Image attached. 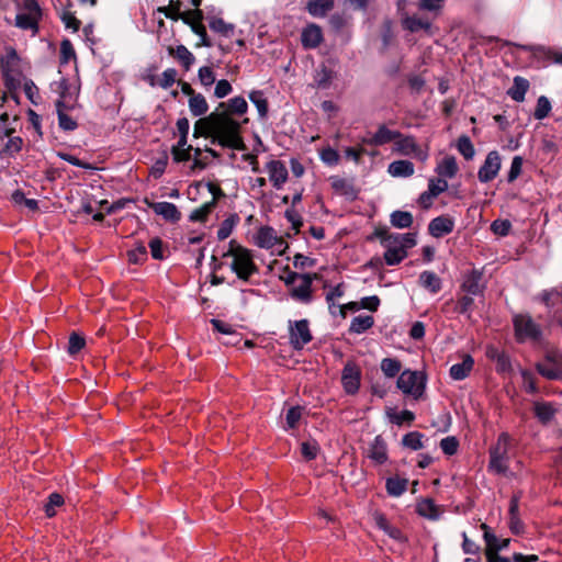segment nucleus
<instances>
[{"label":"nucleus","instance_id":"obj_39","mask_svg":"<svg viewBox=\"0 0 562 562\" xmlns=\"http://www.w3.org/2000/svg\"><path fill=\"white\" fill-rule=\"evenodd\" d=\"M403 27L412 33L424 30L429 33L431 29V23L428 20H424L416 15L406 16L402 21Z\"/></svg>","mask_w":562,"mask_h":562},{"label":"nucleus","instance_id":"obj_7","mask_svg":"<svg viewBox=\"0 0 562 562\" xmlns=\"http://www.w3.org/2000/svg\"><path fill=\"white\" fill-rule=\"evenodd\" d=\"M515 339L517 342L538 340L542 330L529 314H516L513 317Z\"/></svg>","mask_w":562,"mask_h":562},{"label":"nucleus","instance_id":"obj_19","mask_svg":"<svg viewBox=\"0 0 562 562\" xmlns=\"http://www.w3.org/2000/svg\"><path fill=\"white\" fill-rule=\"evenodd\" d=\"M248 103L244 97H235L226 102H221L214 111L224 113L228 117H237L240 120L247 113Z\"/></svg>","mask_w":562,"mask_h":562},{"label":"nucleus","instance_id":"obj_62","mask_svg":"<svg viewBox=\"0 0 562 562\" xmlns=\"http://www.w3.org/2000/svg\"><path fill=\"white\" fill-rule=\"evenodd\" d=\"M319 157L327 166H336L340 160L338 151L331 147H325L321 150Z\"/></svg>","mask_w":562,"mask_h":562},{"label":"nucleus","instance_id":"obj_15","mask_svg":"<svg viewBox=\"0 0 562 562\" xmlns=\"http://www.w3.org/2000/svg\"><path fill=\"white\" fill-rule=\"evenodd\" d=\"M269 181L276 190L284 187L289 179V171L285 164L279 159H271L266 164Z\"/></svg>","mask_w":562,"mask_h":562},{"label":"nucleus","instance_id":"obj_3","mask_svg":"<svg viewBox=\"0 0 562 562\" xmlns=\"http://www.w3.org/2000/svg\"><path fill=\"white\" fill-rule=\"evenodd\" d=\"M514 447L513 437L504 431L501 432L496 442L488 449V471L495 474L505 475L509 470V451Z\"/></svg>","mask_w":562,"mask_h":562},{"label":"nucleus","instance_id":"obj_27","mask_svg":"<svg viewBox=\"0 0 562 562\" xmlns=\"http://www.w3.org/2000/svg\"><path fill=\"white\" fill-rule=\"evenodd\" d=\"M279 241L276 231L270 226H261L255 235V244L265 249L272 248Z\"/></svg>","mask_w":562,"mask_h":562},{"label":"nucleus","instance_id":"obj_57","mask_svg":"<svg viewBox=\"0 0 562 562\" xmlns=\"http://www.w3.org/2000/svg\"><path fill=\"white\" fill-rule=\"evenodd\" d=\"M387 416L389 419L396 425H403L405 423L411 424L415 419V414L407 409H404L400 413L389 412Z\"/></svg>","mask_w":562,"mask_h":562},{"label":"nucleus","instance_id":"obj_48","mask_svg":"<svg viewBox=\"0 0 562 562\" xmlns=\"http://www.w3.org/2000/svg\"><path fill=\"white\" fill-rule=\"evenodd\" d=\"M23 146V139L20 136H9L4 145L0 143V154L4 153L12 157L18 154Z\"/></svg>","mask_w":562,"mask_h":562},{"label":"nucleus","instance_id":"obj_14","mask_svg":"<svg viewBox=\"0 0 562 562\" xmlns=\"http://www.w3.org/2000/svg\"><path fill=\"white\" fill-rule=\"evenodd\" d=\"M536 369L548 380H562V359L555 353H547L544 361L537 363Z\"/></svg>","mask_w":562,"mask_h":562},{"label":"nucleus","instance_id":"obj_52","mask_svg":"<svg viewBox=\"0 0 562 562\" xmlns=\"http://www.w3.org/2000/svg\"><path fill=\"white\" fill-rule=\"evenodd\" d=\"M457 148H458L459 153L465 159L469 160L474 157V154H475L474 146L469 136H467V135L460 136L457 142Z\"/></svg>","mask_w":562,"mask_h":562},{"label":"nucleus","instance_id":"obj_45","mask_svg":"<svg viewBox=\"0 0 562 562\" xmlns=\"http://www.w3.org/2000/svg\"><path fill=\"white\" fill-rule=\"evenodd\" d=\"M189 109L194 116H201L209 110V104L201 93H195L189 99Z\"/></svg>","mask_w":562,"mask_h":562},{"label":"nucleus","instance_id":"obj_2","mask_svg":"<svg viewBox=\"0 0 562 562\" xmlns=\"http://www.w3.org/2000/svg\"><path fill=\"white\" fill-rule=\"evenodd\" d=\"M224 257L232 258L229 267L243 282H249L250 278L259 272L251 250L238 245L234 239L229 241V248Z\"/></svg>","mask_w":562,"mask_h":562},{"label":"nucleus","instance_id":"obj_46","mask_svg":"<svg viewBox=\"0 0 562 562\" xmlns=\"http://www.w3.org/2000/svg\"><path fill=\"white\" fill-rule=\"evenodd\" d=\"M181 1L171 0L168 5L158 8V11L164 13L166 18L171 19L173 21H183L184 12L181 11Z\"/></svg>","mask_w":562,"mask_h":562},{"label":"nucleus","instance_id":"obj_22","mask_svg":"<svg viewBox=\"0 0 562 562\" xmlns=\"http://www.w3.org/2000/svg\"><path fill=\"white\" fill-rule=\"evenodd\" d=\"M367 457L378 465H382L387 462L389 453H387V443L385 439L378 435L374 437L373 441L369 445Z\"/></svg>","mask_w":562,"mask_h":562},{"label":"nucleus","instance_id":"obj_23","mask_svg":"<svg viewBox=\"0 0 562 562\" xmlns=\"http://www.w3.org/2000/svg\"><path fill=\"white\" fill-rule=\"evenodd\" d=\"M453 228V220L445 215L432 218L428 225V232L435 238H440L450 234Z\"/></svg>","mask_w":562,"mask_h":562},{"label":"nucleus","instance_id":"obj_54","mask_svg":"<svg viewBox=\"0 0 562 562\" xmlns=\"http://www.w3.org/2000/svg\"><path fill=\"white\" fill-rule=\"evenodd\" d=\"M215 206V201L203 204L201 207L191 212L189 218L192 222H205Z\"/></svg>","mask_w":562,"mask_h":562},{"label":"nucleus","instance_id":"obj_38","mask_svg":"<svg viewBox=\"0 0 562 562\" xmlns=\"http://www.w3.org/2000/svg\"><path fill=\"white\" fill-rule=\"evenodd\" d=\"M169 54L173 55L186 70H189L195 60L194 55L184 45L170 47Z\"/></svg>","mask_w":562,"mask_h":562},{"label":"nucleus","instance_id":"obj_55","mask_svg":"<svg viewBox=\"0 0 562 562\" xmlns=\"http://www.w3.org/2000/svg\"><path fill=\"white\" fill-rule=\"evenodd\" d=\"M209 122V115L198 120L194 124V137L204 136L213 139V126Z\"/></svg>","mask_w":562,"mask_h":562},{"label":"nucleus","instance_id":"obj_12","mask_svg":"<svg viewBox=\"0 0 562 562\" xmlns=\"http://www.w3.org/2000/svg\"><path fill=\"white\" fill-rule=\"evenodd\" d=\"M318 278L317 273H303L297 283L290 289L291 297L296 302L310 304L313 301L312 283Z\"/></svg>","mask_w":562,"mask_h":562},{"label":"nucleus","instance_id":"obj_4","mask_svg":"<svg viewBox=\"0 0 562 562\" xmlns=\"http://www.w3.org/2000/svg\"><path fill=\"white\" fill-rule=\"evenodd\" d=\"M42 16L43 11L37 0H22L14 24L16 27L36 35L40 32Z\"/></svg>","mask_w":562,"mask_h":562},{"label":"nucleus","instance_id":"obj_61","mask_svg":"<svg viewBox=\"0 0 562 562\" xmlns=\"http://www.w3.org/2000/svg\"><path fill=\"white\" fill-rule=\"evenodd\" d=\"M301 452L306 460H314L319 452V446L315 440L304 441L301 443Z\"/></svg>","mask_w":562,"mask_h":562},{"label":"nucleus","instance_id":"obj_50","mask_svg":"<svg viewBox=\"0 0 562 562\" xmlns=\"http://www.w3.org/2000/svg\"><path fill=\"white\" fill-rule=\"evenodd\" d=\"M250 101L256 105L260 117H266L268 114V101L260 90H255L249 93Z\"/></svg>","mask_w":562,"mask_h":562},{"label":"nucleus","instance_id":"obj_9","mask_svg":"<svg viewBox=\"0 0 562 562\" xmlns=\"http://www.w3.org/2000/svg\"><path fill=\"white\" fill-rule=\"evenodd\" d=\"M361 368L353 360H348L341 371V385L346 394L356 395L361 385Z\"/></svg>","mask_w":562,"mask_h":562},{"label":"nucleus","instance_id":"obj_8","mask_svg":"<svg viewBox=\"0 0 562 562\" xmlns=\"http://www.w3.org/2000/svg\"><path fill=\"white\" fill-rule=\"evenodd\" d=\"M289 339L290 345L294 350H302L308 342L312 341L313 336L310 329L307 319L290 321L289 322Z\"/></svg>","mask_w":562,"mask_h":562},{"label":"nucleus","instance_id":"obj_28","mask_svg":"<svg viewBox=\"0 0 562 562\" xmlns=\"http://www.w3.org/2000/svg\"><path fill=\"white\" fill-rule=\"evenodd\" d=\"M474 359L470 355H464L462 362L451 366L449 373L452 380L461 381L468 378L473 370Z\"/></svg>","mask_w":562,"mask_h":562},{"label":"nucleus","instance_id":"obj_35","mask_svg":"<svg viewBox=\"0 0 562 562\" xmlns=\"http://www.w3.org/2000/svg\"><path fill=\"white\" fill-rule=\"evenodd\" d=\"M419 284L432 294L438 293L442 288L441 279L434 271H423L419 274Z\"/></svg>","mask_w":562,"mask_h":562},{"label":"nucleus","instance_id":"obj_63","mask_svg":"<svg viewBox=\"0 0 562 562\" xmlns=\"http://www.w3.org/2000/svg\"><path fill=\"white\" fill-rule=\"evenodd\" d=\"M177 75H178V72H177V70L175 68L166 69L161 74V76H159L158 87H160L162 89H169L176 82Z\"/></svg>","mask_w":562,"mask_h":562},{"label":"nucleus","instance_id":"obj_25","mask_svg":"<svg viewBox=\"0 0 562 562\" xmlns=\"http://www.w3.org/2000/svg\"><path fill=\"white\" fill-rule=\"evenodd\" d=\"M481 529L484 530V541L486 543L485 552H492L494 554H498L499 551L506 549L510 539H502L499 540L494 533L490 531V528L486 524L481 525Z\"/></svg>","mask_w":562,"mask_h":562},{"label":"nucleus","instance_id":"obj_31","mask_svg":"<svg viewBox=\"0 0 562 562\" xmlns=\"http://www.w3.org/2000/svg\"><path fill=\"white\" fill-rule=\"evenodd\" d=\"M408 486V480L398 475L390 476L385 481V490L387 495L392 497H400L406 491Z\"/></svg>","mask_w":562,"mask_h":562},{"label":"nucleus","instance_id":"obj_30","mask_svg":"<svg viewBox=\"0 0 562 562\" xmlns=\"http://www.w3.org/2000/svg\"><path fill=\"white\" fill-rule=\"evenodd\" d=\"M529 81L520 76L514 77L513 86L507 90V94L516 102H522L529 90Z\"/></svg>","mask_w":562,"mask_h":562},{"label":"nucleus","instance_id":"obj_10","mask_svg":"<svg viewBox=\"0 0 562 562\" xmlns=\"http://www.w3.org/2000/svg\"><path fill=\"white\" fill-rule=\"evenodd\" d=\"M204 14L201 9L184 11L183 23L189 25L194 34L200 37L198 46L212 47V42L203 24Z\"/></svg>","mask_w":562,"mask_h":562},{"label":"nucleus","instance_id":"obj_21","mask_svg":"<svg viewBox=\"0 0 562 562\" xmlns=\"http://www.w3.org/2000/svg\"><path fill=\"white\" fill-rule=\"evenodd\" d=\"M483 272L477 269H472L463 276L461 290L470 295H480L484 292L485 285L482 282Z\"/></svg>","mask_w":562,"mask_h":562},{"label":"nucleus","instance_id":"obj_51","mask_svg":"<svg viewBox=\"0 0 562 562\" xmlns=\"http://www.w3.org/2000/svg\"><path fill=\"white\" fill-rule=\"evenodd\" d=\"M423 437L424 435L419 431H411L404 435L402 443L412 450H420L424 447Z\"/></svg>","mask_w":562,"mask_h":562},{"label":"nucleus","instance_id":"obj_49","mask_svg":"<svg viewBox=\"0 0 562 562\" xmlns=\"http://www.w3.org/2000/svg\"><path fill=\"white\" fill-rule=\"evenodd\" d=\"M127 258L131 263L142 265L147 260V248L143 243H137L136 246L127 251Z\"/></svg>","mask_w":562,"mask_h":562},{"label":"nucleus","instance_id":"obj_60","mask_svg":"<svg viewBox=\"0 0 562 562\" xmlns=\"http://www.w3.org/2000/svg\"><path fill=\"white\" fill-rule=\"evenodd\" d=\"M64 504V498L60 494L58 493H52L49 496H48V502L47 504L45 505V514L47 517H54L56 515V510L55 508L56 507H59Z\"/></svg>","mask_w":562,"mask_h":562},{"label":"nucleus","instance_id":"obj_17","mask_svg":"<svg viewBox=\"0 0 562 562\" xmlns=\"http://www.w3.org/2000/svg\"><path fill=\"white\" fill-rule=\"evenodd\" d=\"M59 87L63 89V92H61L60 99H58L56 102L58 125L63 131L71 132L77 128L78 124H77L76 120H74L70 115H68L66 113V105L63 100L65 98V90L68 87V81L66 79H63L60 81Z\"/></svg>","mask_w":562,"mask_h":562},{"label":"nucleus","instance_id":"obj_43","mask_svg":"<svg viewBox=\"0 0 562 562\" xmlns=\"http://www.w3.org/2000/svg\"><path fill=\"white\" fill-rule=\"evenodd\" d=\"M380 367L383 374L389 379H393L396 375L401 374L402 363L396 358L382 359Z\"/></svg>","mask_w":562,"mask_h":562},{"label":"nucleus","instance_id":"obj_64","mask_svg":"<svg viewBox=\"0 0 562 562\" xmlns=\"http://www.w3.org/2000/svg\"><path fill=\"white\" fill-rule=\"evenodd\" d=\"M148 247L150 249V255L154 259L162 260L165 258V247L161 238H151L149 240Z\"/></svg>","mask_w":562,"mask_h":562},{"label":"nucleus","instance_id":"obj_18","mask_svg":"<svg viewBox=\"0 0 562 562\" xmlns=\"http://www.w3.org/2000/svg\"><path fill=\"white\" fill-rule=\"evenodd\" d=\"M324 41L322 27L316 23H308L302 29L301 44L304 49H315Z\"/></svg>","mask_w":562,"mask_h":562},{"label":"nucleus","instance_id":"obj_53","mask_svg":"<svg viewBox=\"0 0 562 562\" xmlns=\"http://www.w3.org/2000/svg\"><path fill=\"white\" fill-rule=\"evenodd\" d=\"M550 111H551V103H550L549 99L544 95H540L537 100L536 109L533 112V117L536 120L541 121L550 114Z\"/></svg>","mask_w":562,"mask_h":562},{"label":"nucleus","instance_id":"obj_16","mask_svg":"<svg viewBox=\"0 0 562 562\" xmlns=\"http://www.w3.org/2000/svg\"><path fill=\"white\" fill-rule=\"evenodd\" d=\"M144 203L167 222L177 223L181 218L180 211L171 202H154L146 198Z\"/></svg>","mask_w":562,"mask_h":562},{"label":"nucleus","instance_id":"obj_47","mask_svg":"<svg viewBox=\"0 0 562 562\" xmlns=\"http://www.w3.org/2000/svg\"><path fill=\"white\" fill-rule=\"evenodd\" d=\"M391 224L397 228H408L413 224V215L406 211H394L391 214Z\"/></svg>","mask_w":562,"mask_h":562},{"label":"nucleus","instance_id":"obj_37","mask_svg":"<svg viewBox=\"0 0 562 562\" xmlns=\"http://www.w3.org/2000/svg\"><path fill=\"white\" fill-rule=\"evenodd\" d=\"M394 146L395 150L404 156L412 155L413 151L418 149V144L416 143L415 137L411 135L405 136L402 133L401 136L395 139Z\"/></svg>","mask_w":562,"mask_h":562},{"label":"nucleus","instance_id":"obj_44","mask_svg":"<svg viewBox=\"0 0 562 562\" xmlns=\"http://www.w3.org/2000/svg\"><path fill=\"white\" fill-rule=\"evenodd\" d=\"M416 512L419 516L429 518V519H436L439 515L437 505L435 502L430 498H425L417 503Z\"/></svg>","mask_w":562,"mask_h":562},{"label":"nucleus","instance_id":"obj_34","mask_svg":"<svg viewBox=\"0 0 562 562\" xmlns=\"http://www.w3.org/2000/svg\"><path fill=\"white\" fill-rule=\"evenodd\" d=\"M414 164L409 160H395L389 165L387 172L392 177L407 178L414 175Z\"/></svg>","mask_w":562,"mask_h":562},{"label":"nucleus","instance_id":"obj_58","mask_svg":"<svg viewBox=\"0 0 562 562\" xmlns=\"http://www.w3.org/2000/svg\"><path fill=\"white\" fill-rule=\"evenodd\" d=\"M334 78V72L327 67H322L315 76V82L318 88H328Z\"/></svg>","mask_w":562,"mask_h":562},{"label":"nucleus","instance_id":"obj_26","mask_svg":"<svg viewBox=\"0 0 562 562\" xmlns=\"http://www.w3.org/2000/svg\"><path fill=\"white\" fill-rule=\"evenodd\" d=\"M459 167L454 156H445L436 166L435 172L445 179H452L457 176Z\"/></svg>","mask_w":562,"mask_h":562},{"label":"nucleus","instance_id":"obj_42","mask_svg":"<svg viewBox=\"0 0 562 562\" xmlns=\"http://www.w3.org/2000/svg\"><path fill=\"white\" fill-rule=\"evenodd\" d=\"M239 223V216L234 213L226 217L217 229V239L225 240L228 238L234 229V227Z\"/></svg>","mask_w":562,"mask_h":562},{"label":"nucleus","instance_id":"obj_56","mask_svg":"<svg viewBox=\"0 0 562 562\" xmlns=\"http://www.w3.org/2000/svg\"><path fill=\"white\" fill-rule=\"evenodd\" d=\"M86 346V339L82 335L74 331L69 336L67 351L70 356L77 355Z\"/></svg>","mask_w":562,"mask_h":562},{"label":"nucleus","instance_id":"obj_29","mask_svg":"<svg viewBox=\"0 0 562 562\" xmlns=\"http://www.w3.org/2000/svg\"><path fill=\"white\" fill-rule=\"evenodd\" d=\"M473 303L474 300L470 295H463L458 299L457 303H454L453 300L447 301L441 306V312L447 314L451 311L450 307H452L453 312L459 314H467L471 311Z\"/></svg>","mask_w":562,"mask_h":562},{"label":"nucleus","instance_id":"obj_5","mask_svg":"<svg viewBox=\"0 0 562 562\" xmlns=\"http://www.w3.org/2000/svg\"><path fill=\"white\" fill-rule=\"evenodd\" d=\"M426 383L427 378L424 372L406 369L398 375L396 386L403 394L418 401L425 394Z\"/></svg>","mask_w":562,"mask_h":562},{"label":"nucleus","instance_id":"obj_6","mask_svg":"<svg viewBox=\"0 0 562 562\" xmlns=\"http://www.w3.org/2000/svg\"><path fill=\"white\" fill-rule=\"evenodd\" d=\"M507 45H513L519 49L529 52L532 58L531 66L536 68H544L551 64L562 66V52L557 50L554 48L541 45L515 44L509 42L507 43Z\"/></svg>","mask_w":562,"mask_h":562},{"label":"nucleus","instance_id":"obj_41","mask_svg":"<svg viewBox=\"0 0 562 562\" xmlns=\"http://www.w3.org/2000/svg\"><path fill=\"white\" fill-rule=\"evenodd\" d=\"M207 20L209 26L213 32H216L225 37H229L234 33L235 25L225 22L222 18L210 16Z\"/></svg>","mask_w":562,"mask_h":562},{"label":"nucleus","instance_id":"obj_40","mask_svg":"<svg viewBox=\"0 0 562 562\" xmlns=\"http://www.w3.org/2000/svg\"><path fill=\"white\" fill-rule=\"evenodd\" d=\"M535 416L542 424H548L554 416L555 409L551 403L537 402L533 406Z\"/></svg>","mask_w":562,"mask_h":562},{"label":"nucleus","instance_id":"obj_20","mask_svg":"<svg viewBox=\"0 0 562 562\" xmlns=\"http://www.w3.org/2000/svg\"><path fill=\"white\" fill-rule=\"evenodd\" d=\"M330 186L336 194L344 196L349 201H355L360 192L352 180L338 176L330 178Z\"/></svg>","mask_w":562,"mask_h":562},{"label":"nucleus","instance_id":"obj_11","mask_svg":"<svg viewBox=\"0 0 562 562\" xmlns=\"http://www.w3.org/2000/svg\"><path fill=\"white\" fill-rule=\"evenodd\" d=\"M376 235L381 238V243L386 249L384 252V260L386 265H398L407 257V251L404 249V247L398 245V241L393 240L387 232H376Z\"/></svg>","mask_w":562,"mask_h":562},{"label":"nucleus","instance_id":"obj_59","mask_svg":"<svg viewBox=\"0 0 562 562\" xmlns=\"http://www.w3.org/2000/svg\"><path fill=\"white\" fill-rule=\"evenodd\" d=\"M448 181L445 178L437 177V178H430L428 180V190L432 195L438 196L439 194L443 193L448 190Z\"/></svg>","mask_w":562,"mask_h":562},{"label":"nucleus","instance_id":"obj_32","mask_svg":"<svg viewBox=\"0 0 562 562\" xmlns=\"http://www.w3.org/2000/svg\"><path fill=\"white\" fill-rule=\"evenodd\" d=\"M334 0H308L306 10L314 18H324L334 9Z\"/></svg>","mask_w":562,"mask_h":562},{"label":"nucleus","instance_id":"obj_33","mask_svg":"<svg viewBox=\"0 0 562 562\" xmlns=\"http://www.w3.org/2000/svg\"><path fill=\"white\" fill-rule=\"evenodd\" d=\"M375 524L379 527V529L383 530L390 538H392L398 542H404L406 540L402 530L400 528L391 525L384 515H382V514L376 515Z\"/></svg>","mask_w":562,"mask_h":562},{"label":"nucleus","instance_id":"obj_13","mask_svg":"<svg viewBox=\"0 0 562 562\" xmlns=\"http://www.w3.org/2000/svg\"><path fill=\"white\" fill-rule=\"evenodd\" d=\"M501 166H502V159H501V155L498 154V151H496V150L490 151L486 155L483 165L480 167V169L477 171V178H479L480 182L487 183V182L494 180L501 170Z\"/></svg>","mask_w":562,"mask_h":562},{"label":"nucleus","instance_id":"obj_24","mask_svg":"<svg viewBox=\"0 0 562 562\" xmlns=\"http://www.w3.org/2000/svg\"><path fill=\"white\" fill-rule=\"evenodd\" d=\"M400 136V131H393L387 128L385 125H380L372 137L364 139L363 142L370 146H383L391 142H395Z\"/></svg>","mask_w":562,"mask_h":562},{"label":"nucleus","instance_id":"obj_36","mask_svg":"<svg viewBox=\"0 0 562 562\" xmlns=\"http://www.w3.org/2000/svg\"><path fill=\"white\" fill-rule=\"evenodd\" d=\"M374 325V317L371 315H358L352 318L350 326H349V333L350 334H363L370 328H372Z\"/></svg>","mask_w":562,"mask_h":562},{"label":"nucleus","instance_id":"obj_1","mask_svg":"<svg viewBox=\"0 0 562 562\" xmlns=\"http://www.w3.org/2000/svg\"><path fill=\"white\" fill-rule=\"evenodd\" d=\"M207 123L213 126V144L217 143L224 148L235 150L246 148L241 136V124L248 123V119L228 117L224 113L213 111L209 114Z\"/></svg>","mask_w":562,"mask_h":562}]
</instances>
